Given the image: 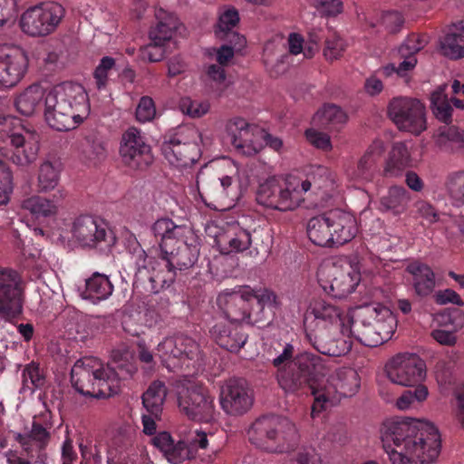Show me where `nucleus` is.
I'll use <instances>...</instances> for the list:
<instances>
[{"instance_id": "15", "label": "nucleus", "mask_w": 464, "mask_h": 464, "mask_svg": "<svg viewBox=\"0 0 464 464\" xmlns=\"http://www.w3.org/2000/svg\"><path fill=\"white\" fill-rule=\"evenodd\" d=\"M340 307L323 298H313L304 320L305 336L346 326Z\"/></svg>"}, {"instance_id": "3", "label": "nucleus", "mask_w": 464, "mask_h": 464, "mask_svg": "<svg viewBox=\"0 0 464 464\" xmlns=\"http://www.w3.org/2000/svg\"><path fill=\"white\" fill-rule=\"evenodd\" d=\"M136 366L126 360L104 364L95 357H83L75 362L71 370V382L79 393L92 398H108L116 394L120 381L131 377Z\"/></svg>"}, {"instance_id": "60", "label": "nucleus", "mask_w": 464, "mask_h": 464, "mask_svg": "<svg viewBox=\"0 0 464 464\" xmlns=\"http://www.w3.org/2000/svg\"><path fill=\"white\" fill-rule=\"evenodd\" d=\"M317 11L324 16H335L343 12L341 0H314Z\"/></svg>"}, {"instance_id": "45", "label": "nucleus", "mask_w": 464, "mask_h": 464, "mask_svg": "<svg viewBox=\"0 0 464 464\" xmlns=\"http://www.w3.org/2000/svg\"><path fill=\"white\" fill-rule=\"evenodd\" d=\"M410 162V153L407 146L403 142L393 144L390 152L389 160L384 168V176L398 177L408 167Z\"/></svg>"}, {"instance_id": "59", "label": "nucleus", "mask_w": 464, "mask_h": 464, "mask_svg": "<svg viewBox=\"0 0 464 464\" xmlns=\"http://www.w3.org/2000/svg\"><path fill=\"white\" fill-rule=\"evenodd\" d=\"M344 41L341 37L334 35L326 39L324 54L327 60L338 59L344 51Z\"/></svg>"}, {"instance_id": "21", "label": "nucleus", "mask_w": 464, "mask_h": 464, "mask_svg": "<svg viewBox=\"0 0 464 464\" xmlns=\"http://www.w3.org/2000/svg\"><path fill=\"white\" fill-rule=\"evenodd\" d=\"M219 401L222 410L228 415L240 416L253 405L254 395L247 382L241 378L227 380L220 389Z\"/></svg>"}, {"instance_id": "29", "label": "nucleus", "mask_w": 464, "mask_h": 464, "mask_svg": "<svg viewBox=\"0 0 464 464\" xmlns=\"http://www.w3.org/2000/svg\"><path fill=\"white\" fill-rule=\"evenodd\" d=\"M57 193L59 196L53 195V199L41 196L29 197L22 201L21 208L29 212L34 221L39 225L46 226L51 219L56 217L60 200L64 197L62 190H58Z\"/></svg>"}, {"instance_id": "58", "label": "nucleus", "mask_w": 464, "mask_h": 464, "mask_svg": "<svg viewBox=\"0 0 464 464\" xmlns=\"http://www.w3.org/2000/svg\"><path fill=\"white\" fill-rule=\"evenodd\" d=\"M382 24L390 34L398 33L404 24V17L397 11H388L382 14Z\"/></svg>"}, {"instance_id": "57", "label": "nucleus", "mask_w": 464, "mask_h": 464, "mask_svg": "<svg viewBox=\"0 0 464 464\" xmlns=\"http://www.w3.org/2000/svg\"><path fill=\"white\" fill-rule=\"evenodd\" d=\"M155 114L156 108L152 98L141 97L136 109V119L140 122H148L154 119Z\"/></svg>"}, {"instance_id": "17", "label": "nucleus", "mask_w": 464, "mask_h": 464, "mask_svg": "<svg viewBox=\"0 0 464 464\" xmlns=\"http://www.w3.org/2000/svg\"><path fill=\"white\" fill-rule=\"evenodd\" d=\"M391 382L401 386L421 385L426 376L425 362L415 353H398L390 359L384 367Z\"/></svg>"}, {"instance_id": "26", "label": "nucleus", "mask_w": 464, "mask_h": 464, "mask_svg": "<svg viewBox=\"0 0 464 464\" xmlns=\"http://www.w3.org/2000/svg\"><path fill=\"white\" fill-rule=\"evenodd\" d=\"M28 58L20 48L0 49V88H11L24 76Z\"/></svg>"}, {"instance_id": "51", "label": "nucleus", "mask_w": 464, "mask_h": 464, "mask_svg": "<svg viewBox=\"0 0 464 464\" xmlns=\"http://www.w3.org/2000/svg\"><path fill=\"white\" fill-rule=\"evenodd\" d=\"M431 108L435 117L446 123L450 124L452 121V106L446 94L441 91L434 92L431 94Z\"/></svg>"}, {"instance_id": "5", "label": "nucleus", "mask_w": 464, "mask_h": 464, "mask_svg": "<svg viewBox=\"0 0 464 464\" xmlns=\"http://www.w3.org/2000/svg\"><path fill=\"white\" fill-rule=\"evenodd\" d=\"M347 321L349 335L369 347H376L390 340L396 327L392 311L381 304L358 307L354 315Z\"/></svg>"}, {"instance_id": "9", "label": "nucleus", "mask_w": 464, "mask_h": 464, "mask_svg": "<svg viewBox=\"0 0 464 464\" xmlns=\"http://www.w3.org/2000/svg\"><path fill=\"white\" fill-rule=\"evenodd\" d=\"M198 130L192 125H180L167 131L161 139L160 150L168 162L177 169L194 165L201 152Z\"/></svg>"}, {"instance_id": "53", "label": "nucleus", "mask_w": 464, "mask_h": 464, "mask_svg": "<svg viewBox=\"0 0 464 464\" xmlns=\"http://www.w3.org/2000/svg\"><path fill=\"white\" fill-rule=\"evenodd\" d=\"M426 40L423 36L416 34H410L405 41L398 47V55L400 57L415 56V54L424 48Z\"/></svg>"}, {"instance_id": "16", "label": "nucleus", "mask_w": 464, "mask_h": 464, "mask_svg": "<svg viewBox=\"0 0 464 464\" xmlns=\"http://www.w3.org/2000/svg\"><path fill=\"white\" fill-rule=\"evenodd\" d=\"M72 235L83 246L107 253L116 242L113 231L102 219L84 215L73 223Z\"/></svg>"}, {"instance_id": "24", "label": "nucleus", "mask_w": 464, "mask_h": 464, "mask_svg": "<svg viewBox=\"0 0 464 464\" xmlns=\"http://www.w3.org/2000/svg\"><path fill=\"white\" fill-rule=\"evenodd\" d=\"M295 182L301 198L309 193L324 200L334 188V176L325 166L312 165L305 169L304 177H295Z\"/></svg>"}, {"instance_id": "43", "label": "nucleus", "mask_w": 464, "mask_h": 464, "mask_svg": "<svg viewBox=\"0 0 464 464\" xmlns=\"http://www.w3.org/2000/svg\"><path fill=\"white\" fill-rule=\"evenodd\" d=\"M45 93L40 85H30L15 98L14 106L21 114L30 116L44 99Z\"/></svg>"}, {"instance_id": "49", "label": "nucleus", "mask_w": 464, "mask_h": 464, "mask_svg": "<svg viewBox=\"0 0 464 464\" xmlns=\"http://www.w3.org/2000/svg\"><path fill=\"white\" fill-rule=\"evenodd\" d=\"M46 382L45 374L39 364L31 362L26 364L22 372V384L24 390L34 392L42 389Z\"/></svg>"}, {"instance_id": "4", "label": "nucleus", "mask_w": 464, "mask_h": 464, "mask_svg": "<svg viewBox=\"0 0 464 464\" xmlns=\"http://www.w3.org/2000/svg\"><path fill=\"white\" fill-rule=\"evenodd\" d=\"M88 111V97L81 84L65 82L45 93V121L57 131L75 129L82 122Z\"/></svg>"}, {"instance_id": "56", "label": "nucleus", "mask_w": 464, "mask_h": 464, "mask_svg": "<svg viewBox=\"0 0 464 464\" xmlns=\"http://www.w3.org/2000/svg\"><path fill=\"white\" fill-rule=\"evenodd\" d=\"M440 324L458 332L464 327V312L459 308L449 309L440 315Z\"/></svg>"}, {"instance_id": "62", "label": "nucleus", "mask_w": 464, "mask_h": 464, "mask_svg": "<svg viewBox=\"0 0 464 464\" xmlns=\"http://www.w3.org/2000/svg\"><path fill=\"white\" fill-rule=\"evenodd\" d=\"M132 443V433L125 429L118 430L111 440L110 448L121 453Z\"/></svg>"}, {"instance_id": "35", "label": "nucleus", "mask_w": 464, "mask_h": 464, "mask_svg": "<svg viewBox=\"0 0 464 464\" xmlns=\"http://www.w3.org/2000/svg\"><path fill=\"white\" fill-rule=\"evenodd\" d=\"M215 243L223 255L243 252L251 245V235L239 227H230L219 232L215 237Z\"/></svg>"}, {"instance_id": "48", "label": "nucleus", "mask_w": 464, "mask_h": 464, "mask_svg": "<svg viewBox=\"0 0 464 464\" xmlns=\"http://www.w3.org/2000/svg\"><path fill=\"white\" fill-rule=\"evenodd\" d=\"M82 153L93 164L103 160L106 158L107 150L102 136L95 131L89 132L84 137Z\"/></svg>"}, {"instance_id": "41", "label": "nucleus", "mask_w": 464, "mask_h": 464, "mask_svg": "<svg viewBox=\"0 0 464 464\" xmlns=\"http://www.w3.org/2000/svg\"><path fill=\"white\" fill-rule=\"evenodd\" d=\"M306 230L309 239L314 245L320 246H334L328 212L310 218L307 223Z\"/></svg>"}, {"instance_id": "50", "label": "nucleus", "mask_w": 464, "mask_h": 464, "mask_svg": "<svg viewBox=\"0 0 464 464\" xmlns=\"http://www.w3.org/2000/svg\"><path fill=\"white\" fill-rule=\"evenodd\" d=\"M60 169L49 160L43 162L39 168L38 188L41 192L53 189L59 182Z\"/></svg>"}, {"instance_id": "52", "label": "nucleus", "mask_w": 464, "mask_h": 464, "mask_svg": "<svg viewBox=\"0 0 464 464\" xmlns=\"http://www.w3.org/2000/svg\"><path fill=\"white\" fill-rule=\"evenodd\" d=\"M414 390L409 389L398 398L396 405L401 410L408 409L415 401H422L428 396V389L424 385L413 386Z\"/></svg>"}, {"instance_id": "37", "label": "nucleus", "mask_w": 464, "mask_h": 464, "mask_svg": "<svg viewBox=\"0 0 464 464\" xmlns=\"http://www.w3.org/2000/svg\"><path fill=\"white\" fill-rule=\"evenodd\" d=\"M384 152L383 142L373 141L360 159L357 169L354 170V178L362 181H371L377 170V164Z\"/></svg>"}, {"instance_id": "27", "label": "nucleus", "mask_w": 464, "mask_h": 464, "mask_svg": "<svg viewBox=\"0 0 464 464\" xmlns=\"http://www.w3.org/2000/svg\"><path fill=\"white\" fill-rule=\"evenodd\" d=\"M347 326L338 331H324L305 336L308 343L320 353L339 357L345 355L352 349L353 343Z\"/></svg>"}, {"instance_id": "8", "label": "nucleus", "mask_w": 464, "mask_h": 464, "mask_svg": "<svg viewBox=\"0 0 464 464\" xmlns=\"http://www.w3.org/2000/svg\"><path fill=\"white\" fill-rule=\"evenodd\" d=\"M247 435L256 448L268 452H283L290 449L295 438V428L287 419L264 415L252 423Z\"/></svg>"}, {"instance_id": "33", "label": "nucleus", "mask_w": 464, "mask_h": 464, "mask_svg": "<svg viewBox=\"0 0 464 464\" xmlns=\"http://www.w3.org/2000/svg\"><path fill=\"white\" fill-rule=\"evenodd\" d=\"M197 185L198 188L201 185L204 193L216 201H225L227 198L234 200L237 198L236 187L230 176H213L207 179L204 173H200L197 178Z\"/></svg>"}, {"instance_id": "46", "label": "nucleus", "mask_w": 464, "mask_h": 464, "mask_svg": "<svg viewBox=\"0 0 464 464\" xmlns=\"http://www.w3.org/2000/svg\"><path fill=\"white\" fill-rule=\"evenodd\" d=\"M442 53L450 59L464 57V33L454 24L448 28L440 40Z\"/></svg>"}, {"instance_id": "63", "label": "nucleus", "mask_w": 464, "mask_h": 464, "mask_svg": "<svg viewBox=\"0 0 464 464\" xmlns=\"http://www.w3.org/2000/svg\"><path fill=\"white\" fill-rule=\"evenodd\" d=\"M452 198L464 204V170L454 173L449 182Z\"/></svg>"}, {"instance_id": "28", "label": "nucleus", "mask_w": 464, "mask_h": 464, "mask_svg": "<svg viewBox=\"0 0 464 464\" xmlns=\"http://www.w3.org/2000/svg\"><path fill=\"white\" fill-rule=\"evenodd\" d=\"M250 302L256 301V307L252 308L253 324L264 327L272 321L275 311L279 307L280 301L275 292L267 288L251 289L246 286Z\"/></svg>"}, {"instance_id": "54", "label": "nucleus", "mask_w": 464, "mask_h": 464, "mask_svg": "<svg viewBox=\"0 0 464 464\" xmlns=\"http://www.w3.org/2000/svg\"><path fill=\"white\" fill-rule=\"evenodd\" d=\"M13 191V175L9 167L0 160V205L6 204Z\"/></svg>"}, {"instance_id": "25", "label": "nucleus", "mask_w": 464, "mask_h": 464, "mask_svg": "<svg viewBox=\"0 0 464 464\" xmlns=\"http://www.w3.org/2000/svg\"><path fill=\"white\" fill-rule=\"evenodd\" d=\"M50 439V431L37 421H33L29 431L14 433V440L19 443L22 451L28 459H34L39 464H47L45 449Z\"/></svg>"}, {"instance_id": "19", "label": "nucleus", "mask_w": 464, "mask_h": 464, "mask_svg": "<svg viewBox=\"0 0 464 464\" xmlns=\"http://www.w3.org/2000/svg\"><path fill=\"white\" fill-rule=\"evenodd\" d=\"M157 355L167 368L182 367L185 361H198L200 357L198 343L185 334L167 337L157 346Z\"/></svg>"}, {"instance_id": "64", "label": "nucleus", "mask_w": 464, "mask_h": 464, "mask_svg": "<svg viewBox=\"0 0 464 464\" xmlns=\"http://www.w3.org/2000/svg\"><path fill=\"white\" fill-rule=\"evenodd\" d=\"M286 464H322L313 450H301L294 454Z\"/></svg>"}, {"instance_id": "14", "label": "nucleus", "mask_w": 464, "mask_h": 464, "mask_svg": "<svg viewBox=\"0 0 464 464\" xmlns=\"http://www.w3.org/2000/svg\"><path fill=\"white\" fill-rule=\"evenodd\" d=\"M63 7L55 2L42 3L27 9L21 17L24 33L31 36H45L53 33L63 17Z\"/></svg>"}, {"instance_id": "40", "label": "nucleus", "mask_w": 464, "mask_h": 464, "mask_svg": "<svg viewBox=\"0 0 464 464\" xmlns=\"http://www.w3.org/2000/svg\"><path fill=\"white\" fill-rule=\"evenodd\" d=\"M167 394L168 388L165 382L160 380L153 381L141 396L146 411L155 417L161 416Z\"/></svg>"}, {"instance_id": "34", "label": "nucleus", "mask_w": 464, "mask_h": 464, "mask_svg": "<svg viewBox=\"0 0 464 464\" xmlns=\"http://www.w3.org/2000/svg\"><path fill=\"white\" fill-rule=\"evenodd\" d=\"M250 304L246 286L239 293L227 295L223 311L230 324L245 321L253 324L252 309H249Z\"/></svg>"}, {"instance_id": "38", "label": "nucleus", "mask_w": 464, "mask_h": 464, "mask_svg": "<svg viewBox=\"0 0 464 464\" xmlns=\"http://www.w3.org/2000/svg\"><path fill=\"white\" fill-rule=\"evenodd\" d=\"M406 270L413 276V287L419 296H428L433 292L435 275L429 266L415 261L409 264Z\"/></svg>"}, {"instance_id": "6", "label": "nucleus", "mask_w": 464, "mask_h": 464, "mask_svg": "<svg viewBox=\"0 0 464 464\" xmlns=\"http://www.w3.org/2000/svg\"><path fill=\"white\" fill-rule=\"evenodd\" d=\"M39 151V135L24 126L20 119L0 117V154L14 164L26 167L35 161Z\"/></svg>"}, {"instance_id": "32", "label": "nucleus", "mask_w": 464, "mask_h": 464, "mask_svg": "<svg viewBox=\"0 0 464 464\" xmlns=\"http://www.w3.org/2000/svg\"><path fill=\"white\" fill-rule=\"evenodd\" d=\"M215 342L230 353H237L246 343L247 335L242 327L234 324L218 323L210 330Z\"/></svg>"}, {"instance_id": "22", "label": "nucleus", "mask_w": 464, "mask_h": 464, "mask_svg": "<svg viewBox=\"0 0 464 464\" xmlns=\"http://www.w3.org/2000/svg\"><path fill=\"white\" fill-rule=\"evenodd\" d=\"M120 155L122 162L133 169H143L152 162L150 147L136 128H130L122 134Z\"/></svg>"}, {"instance_id": "42", "label": "nucleus", "mask_w": 464, "mask_h": 464, "mask_svg": "<svg viewBox=\"0 0 464 464\" xmlns=\"http://www.w3.org/2000/svg\"><path fill=\"white\" fill-rule=\"evenodd\" d=\"M156 18L159 20L157 25L150 32V38L154 43L165 44L169 41L173 33L178 28L179 20L173 14L167 13L163 9L156 11Z\"/></svg>"}, {"instance_id": "47", "label": "nucleus", "mask_w": 464, "mask_h": 464, "mask_svg": "<svg viewBox=\"0 0 464 464\" xmlns=\"http://www.w3.org/2000/svg\"><path fill=\"white\" fill-rule=\"evenodd\" d=\"M410 201L411 195L405 188L392 186L387 194L381 198L380 204L382 210H391L398 215L406 209Z\"/></svg>"}, {"instance_id": "11", "label": "nucleus", "mask_w": 464, "mask_h": 464, "mask_svg": "<svg viewBox=\"0 0 464 464\" xmlns=\"http://www.w3.org/2000/svg\"><path fill=\"white\" fill-rule=\"evenodd\" d=\"M304 200V198L299 194L295 176L292 175L285 179L269 178L259 185L256 191L259 205L279 211L294 210Z\"/></svg>"}, {"instance_id": "13", "label": "nucleus", "mask_w": 464, "mask_h": 464, "mask_svg": "<svg viewBox=\"0 0 464 464\" xmlns=\"http://www.w3.org/2000/svg\"><path fill=\"white\" fill-rule=\"evenodd\" d=\"M317 281L325 294L343 298L355 290L360 282V274L350 264H324L318 268Z\"/></svg>"}, {"instance_id": "55", "label": "nucleus", "mask_w": 464, "mask_h": 464, "mask_svg": "<svg viewBox=\"0 0 464 464\" xmlns=\"http://www.w3.org/2000/svg\"><path fill=\"white\" fill-rule=\"evenodd\" d=\"M115 66V60L110 56L102 58L93 72L96 86L99 90L104 89L108 82L110 71Z\"/></svg>"}, {"instance_id": "7", "label": "nucleus", "mask_w": 464, "mask_h": 464, "mask_svg": "<svg viewBox=\"0 0 464 464\" xmlns=\"http://www.w3.org/2000/svg\"><path fill=\"white\" fill-rule=\"evenodd\" d=\"M325 365L323 359L311 353H303L295 357L286 366L279 368L276 379L285 392H295L306 389L315 399L318 387L323 385Z\"/></svg>"}, {"instance_id": "20", "label": "nucleus", "mask_w": 464, "mask_h": 464, "mask_svg": "<svg viewBox=\"0 0 464 464\" xmlns=\"http://www.w3.org/2000/svg\"><path fill=\"white\" fill-rule=\"evenodd\" d=\"M18 273L0 267V318L11 323L23 314V289Z\"/></svg>"}, {"instance_id": "61", "label": "nucleus", "mask_w": 464, "mask_h": 464, "mask_svg": "<svg viewBox=\"0 0 464 464\" xmlns=\"http://www.w3.org/2000/svg\"><path fill=\"white\" fill-rule=\"evenodd\" d=\"M164 44L161 43H151L140 49V57L142 60L149 61L150 63L160 62L164 58L165 50Z\"/></svg>"}, {"instance_id": "39", "label": "nucleus", "mask_w": 464, "mask_h": 464, "mask_svg": "<svg viewBox=\"0 0 464 464\" xmlns=\"http://www.w3.org/2000/svg\"><path fill=\"white\" fill-rule=\"evenodd\" d=\"M113 292V285L109 277L103 274L94 273L85 282V289L82 293L84 299L96 304L106 300Z\"/></svg>"}, {"instance_id": "12", "label": "nucleus", "mask_w": 464, "mask_h": 464, "mask_svg": "<svg viewBox=\"0 0 464 464\" xmlns=\"http://www.w3.org/2000/svg\"><path fill=\"white\" fill-rule=\"evenodd\" d=\"M388 115L401 131L418 136L427 129L426 108L418 99L393 98L388 105Z\"/></svg>"}, {"instance_id": "18", "label": "nucleus", "mask_w": 464, "mask_h": 464, "mask_svg": "<svg viewBox=\"0 0 464 464\" xmlns=\"http://www.w3.org/2000/svg\"><path fill=\"white\" fill-rule=\"evenodd\" d=\"M178 404L180 411L190 420L210 422L215 418L214 397L203 385L183 388L179 392Z\"/></svg>"}, {"instance_id": "36", "label": "nucleus", "mask_w": 464, "mask_h": 464, "mask_svg": "<svg viewBox=\"0 0 464 464\" xmlns=\"http://www.w3.org/2000/svg\"><path fill=\"white\" fill-rule=\"evenodd\" d=\"M239 14L235 7H228L220 13L218 21L215 29L216 36L226 42L235 43L236 45L245 46L246 39L234 31V28L239 23Z\"/></svg>"}, {"instance_id": "31", "label": "nucleus", "mask_w": 464, "mask_h": 464, "mask_svg": "<svg viewBox=\"0 0 464 464\" xmlns=\"http://www.w3.org/2000/svg\"><path fill=\"white\" fill-rule=\"evenodd\" d=\"M328 218L334 246H342L356 236L358 228L353 215L336 208L328 211Z\"/></svg>"}, {"instance_id": "1", "label": "nucleus", "mask_w": 464, "mask_h": 464, "mask_svg": "<svg viewBox=\"0 0 464 464\" xmlns=\"http://www.w3.org/2000/svg\"><path fill=\"white\" fill-rule=\"evenodd\" d=\"M160 239V256L151 266L147 290L159 293L175 282L178 274L192 267L198 261L199 247L192 230L176 225L169 218H160L151 227Z\"/></svg>"}, {"instance_id": "23", "label": "nucleus", "mask_w": 464, "mask_h": 464, "mask_svg": "<svg viewBox=\"0 0 464 464\" xmlns=\"http://www.w3.org/2000/svg\"><path fill=\"white\" fill-rule=\"evenodd\" d=\"M227 132L235 150L242 155H255L262 148L261 130L242 118L229 121Z\"/></svg>"}, {"instance_id": "2", "label": "nucleus", "mask_w": 464, "mask_h": 464, "mask_svg": "<svg viewBox=\"0 0 464 464\" xmlns=\"http://www.w3.org/2000/svg\"><path fill=\"white\" fill-rule=\"evenodd\" d=\"M381 433L383 450L392 464H430L440 451L439 430L428 421L411 418L389 420Z\"/></svg>"}, {"instance_id": "44", "label": "nucleus", "mask_w": 464, "mask_h": 464, "mask_svg": "<svg viewBox=\"0 0 464 464\" xmlns=\"http://www.w3.org/2000/svg\"><path fill=\"white\" fill-rule=\"evenodd\" d=\"M346 121V113L334 104L324 105L314 117V122L329 130H339Z\"/></svg>"}, {"instance_id": "30", "label": "nucleus", "mask_w": 464, "mask_h": 464, "mask_svg": "<svg viewBox=\"0 0 464 464\" xmlns=\"http://www.w3.org/2000/svg\"><path fill=\"white\" fill-rule=\"evenodd\" d=\"M150 443L171 464H180L193 457L188 444L182 440H175L168 431L157 433L150 439Z\"/></svg>"}, {"instance_id": "10", "label": "nucleus", "mask_w": 464, "mask_h": 464, "mask_svg": "<svg viewBox=\"0 0 464 464\" xmlns=\"http://www.w3.org/2000/svg\"><path fill=\"white\" fill-rule=\"evenodd\" d=\"M327 369L324 376L323 385L318 387L315 399L312 405L311 416L315 418L328 407L334 406L341 397H350L359 389L358 374L349 368H339L328 378Z\"/></svg>"}]
</instances>
